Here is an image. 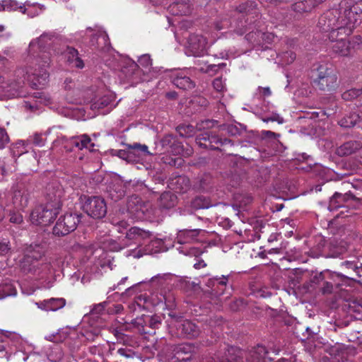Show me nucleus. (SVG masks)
<instances>
[{"label":"nucleus","mask_w":362,"mask_h":362,"mask_svg":"<svg viewBox=\"0 0 362 362\" xmlns=\"http://www.w3.org/2000/svg\"><path fill=\"white\" fill-rule=\"evenodd\" d=\"M349 20L354 23L362 22V0L341 1L339 8L328 10L320 16L317 28L327 36L332 31H339L341 25H349Z\"/></svg>","instance_id":"nucleus-1"},{"label":"nucleus","mask_w":362,"mask_h":362,"mask_svg":"<svg viewBox=\"0 0 362 362\" xmlns=\"http://www.w3.org/2000/svg\"><path fill=\"white\" fill-rule=\"evenodd\" d=\"M53 35L48 33L42 34L40 37L30 42L29 54L33 57L31 62L30 85L34 89H41L47 83L51 62L49 51Z\"/></svg>","instance_id":"nucleus-2"},{"label":"nucleus","mask_w":362,"mask_h":362,"mask_svg":"<svg viewBox=\"0 0 362 362\" xmlns=\"http://www.w3.org/2000/svg\"><path fill=\"white\" fill-rule=\"evenodd\" d=\"M259 4L252 0H248L240 4L235 9V14L231 21L227 19L216 21L214 23L217 30L226 29L228 27L238 35H242L245 32H253L255 28L257 31H262L264 21L261 19Z\"/></svg>","instance_id":"nucleus-3"},{"label":"nucleus","mask_w":362,"mask_h":362,"mask_svg":"<svg viewBox=\"0 0 362 362\" xmlns=\"http://www.w3.org/2000/svg\"><path fill=\"white\" fill-rule=\"evenodd\" d=\"M347 279H354V278L336 272L328 273L327 279L320 286V291L324 296L332 295L336 302L341 299L347 302V304H344V306L348 307L349 315L351 317V312L360 314L362 306L355 300H350L348 298V291L340 287L341 282Z\"/></svg>","instance_id":"nucleus-4"},{"label":"nucleus","mask_w":362,"mask_h":362,"mask_svg":"<svg viewBox=\"0 0 362 362\" xmlns=\"http://www.w3.org/2000/svg\"><path fill=\"white\" fill-rule=\"evenodd\" d=\"M173 279L174 276L170 273L159 274L153 276L149 281V284L155 291L151 292V297L141 294L137 296V300L151 301L153 304L164 302L166 305H171L175 301V296L171 293Z\"/></svg>","instance_id":"nucleus-5"},{"label":"nucleus","mask_w":362,"mask_h":362,"mask_svg":"<svg viewBox=\"0 0 362 362\" xmlns=\"http://www.w3.org/2000/svg\"><path fill=\"white\" fill-rule=\"evenodd\" d=\"M349 25L339 27V31H332V34H329L327 37L332 42H335L332 45V49L334 52L341 55L347 56L349 54V42L346 40L354 29L360 23H354L351 20L349 21Z\"/></svg>","instance_id":"nucleus-6"},{"label":"nucleus","mask_w":362,"mask_h":362,"mask_svg":"<svg viewBox=\"0 0 362 362\" xmlns=\"http://www.w3.org/2000/svg\"><path fill=\"white\" fill-rule=\"evenodd\" d=\"M233 279L230 274L221 276H216L208 279L205 285L207 286V291L215 298H220L224 295L227 299L232 293V285Z\"/></svg>","instance_id":"nucleus-7"},{"label":"nucleus","mask_w":362,"mask_h":362,"mask_svg":"<svg viewBox=\"0 0 362 362\" xmlns=\"http://www.w3.org/2000/svg\"><path fill=\"white\" fill-rule=\"evenodd\" d=\"M313 82L319 89L329 90L337 86V76L331 66L322 64L317 69Z\"/></svg>","instance_id":"nucleus-8"},{"label":"nucleus","mask_w":362,"mask_h":362,"mask_svg":"<svg viewBox=\"0 0 362 362\" xmlns=\"http://www.w3.org/2000/svg\"><path fill=\"white\" fill-rule=\"evenodd\" d=\"M81 214L68 213L59 217L52 228L55 236L62 237L74 231L81 222Z\"/></svg>","instance_id":"nucleus-9"},{"label":"nucleus","mask_w":362,"mask_h":362,"mask_svg":"<svg viewBox=\"0 0 362 362\" xmlns=\"http://www.w3.org/2000/svg\"><path fill=\"white\" fill-rule=\"evenodd\" d=\"M59 209V207H55L48 203L37 206L30 214V221L34 225L46 226L56 218Z\"/></svg>","instance_id":"nucleus-10"},{"label":"nucleus","mask_w":362,"mask_h":362,"mask_svg":"<svg viewBox=\"0 0 362 362\" xmlns=\"http://www.w3.org/2000/svg\"><path fill=\"white\" fill-rule=\"evenodd\" d=\"M82 205L83 211L95 219H101L107 214L105 200L100 196H84Z\"/></svg>","instance_id":"nucleus-11"},{"label":"nucleus","mask_w":362,"mask_h":362,"mask_svg":"<svg viewBox=\"0 0 362 362\" xmlns=\"http://www.w3.org/2000/svg\"><path fill=\"white\" fill-rule=\"evenodd\" d=\"M8 339L12 341L15 346H18L20 351L23 352L25 356L23 358L24 361L28 360L29 355L36 354L35 352L30 351V349L33 348L32 345H28L27 347H25L23 344V339L18 334L3 329H0V351L5 349L4 343Z\"/></svg>","instance_id":"nucleus-12"},{"label":"nucleus","mask_w":362,"mask_h":362,"mask_svg":"<svg viewBox=\"0 0 362 362\" xmlns=\"http://www.w3.org/2000/svg\"><path fill=\"white\" fill-rule=\"evenodd\" d=\"M206 39L203 35L196 33L190 34L187 38V53L194 57L203 56L206 52Z\"/></svg>","instance_id":"nucleus-13"},{"label":"nucleus","mask_w":362,"mask_h":362,"mask_svg":"<svg viewBox=\"0 0 362 362\" xmlns=\"http://www.w3.org/2000/svg\"><path fill=\"white\" fill-rule=\"evenodd\" d=\"M170 326L175 327L178 334L188 338L196 337L199 334L198 327L190 320L186 318H171Z\"/></svg>","instance_id":"nucleus-14"},{"label":"nucleus","mask_w":362,"mask_h":362,"mask_svg":"<svg viewBox=\"0 0 362 362\" xmlns=\"http://www.w3.org/2000/svg\"><path fill=\"white\" fill-rule=\"evenodd\" d=\"M30 198V192L24 183L17 184L11 197V204L13 209L23 210L28 204Z\"/></svg>","instance_id":"nucleus-15"},{"label":"nucleus","mask_w":362,"mask_h":362,"mask_svg":"<svg viewBox=\"0 0 362 362\" xmlns=\"http://www.w3.org/2000/svg\"><path fill=\"white\" fill-rule=\"evenodd\" d=\"M20 267L25 274H40L45 270H49L51 264L49 262L40 264L38 260H33L29 255H25L20 262Z\"/></svg>","instance_id":"nucleus-16"},{"label":"nucleus","mask_w":362,"mask_h":362,"mask_svg":"<svg viewBox=\"0 0 362 362\" xmlns=\"http://www.w3.org/2000/svg\"><path fill=\"white\" fill-rule=\"evenodd\" d=\"M358 202L359 199L350 192L344 194L335 192L329 199L328 209L334 211L339 208L349 207L351 205L352 202L358 203Z\"/></svg>","instance_id":"nucleus-17"},{"label":"nucleus","mask_w":362,"mask_h":362,"mask_svg":"<svg viewBox=\"0 0 362 362\" xmlns=\"http://www.w3.org/2000/svg\"><path fill=\"white\" fill-rule=\"evenodd\" d=\"M95 144L92 142L91 139L87 134H81L76 136H72L67 140L65 148L67 151H73L74 148L78 150L86 148L89 151H94Z\"/></svg>","instance_id":"nucleus-18"},{"label":"nucleus","mask_w":362,"mask_h":362,"mask_svg":"<svg viewBox=\"0 0 362 362\" xmlns=\"http://www.w3.org/2000/svg\"><path fill=\"white\" fill-rule=\"evenodd\" d=\"M63 195L62 186L57 182L49 183L45 188L47 203L61 208V198Z\"/></svg>","instance_id":"nucleus-19"},{"label":"nucleus","mask_w":362,"mask_h":362,"mask_svg":"<svg viewBox=\"0 0 362 362\" xmlns=\"http://www.w3.org/2000/svg\"><path fill=\"white\" fill-rule=\"evenodd\" d=\"M127 146L126 149H120V150H114L113 155L118 156L119 158L128 160L130 159V154L132 153L131 151H141L144 153V155H152L148 151V146L145 144H141L139 143H134L133 144H124Z\"/></svg>","instance_id":"nucleus-20"},{"label":"nucleus","mask_w":362,"mask_h":362,"mask_svg":"<svg viewBox=\"0 0 362 362\" xmlns=\"http://www.w3.org/2000/svg\"><path fill=\"white\" fill-rule=\"evenodd\" d=\"M172 83L178 88L185 90H191L195 86L194 82L185 71H179L173 74L172 76Z\"/></svg>","instance_id":"nucleus-21"},{"label":"nucleus","mask_w":362,"mask_h":362,"mask_svg":"<svg viewBox=\"0 0 362 362\" xmlns=\"http://www.w3.org/2000/svg\"><path fill=\"white\" fill-rule=\"evenodd\" d=\"M199 232V229L180 230L177 234L175 243L180 245L191 243L197 239Z\"/></svg>","instance_id":"nucleus-22"},{"label":"nucleus","mask_w":362,"mask_h":362,"mask_svg":"<svg viewBox=\"0 0 362 362\" xmlns=\"http://www.w3.org/2000/svg\"><path fill=\"white\" fill-rule=\"evenodd\" d=\"M325 0H297L292 4L293 11L297 13L310 12Z\"/></svg>","instance_id":"nucleus-23"},{"label":"nucleus","mask_w":362,"mask_h":362,"mask_svg":"<svg viewBox=\"0 0 362 362\" xmlns=\"http://www.w3.org/2000/svg\"><path fill=\"white\" fill-rule=\"evenodd\" d=\"M223 135H221V133L218 132V129L217 132H209V148L213 150H219L218 146H223L230 144V146H233V141L231 139L227 138H223Z\"/></svg>","instance_id":"nucleus-24"},{"label":"nucleus","mask_w":362,"mask_h":362,"mask_svg":"<svg viewBox=\"0 0 362 362\" xmlns=\"http://www.w3.org/2000/svg\"><path fill=\"white\" fill-rule=\"evenodd\" d=\"M66 304L64 298H50L37 303V307L46 311H56L62 308Z\"/></svg>","instance_id":"nucleus-25"},{"label":"nucleus","mask_w":362,"mask_h":362,"mask_svg":"<svg viewBox=\"0 0 362 362\" xmlns=\"http://www.w3.org/2000/svg\"><path fill=\"white\" fill-rule=\"evenodd\" d=\"M245 130V127L241 124H238V126L233 124H223L218 126V132L223 136H238Z\"/></svg>","instance_id":"nucleus-26"},{"label":"nucleus","mask_w":362,"mask_h":362,"mask_svg":"<svg viewBox=\"0 0 362 362\" xmlns=\"http://www.w3.org/2000/svg\"><path fill=\"white\" fill-rule=\"evenodd\" d=\"M174 15L187 16L191 13L192 8L189 0H177L170 6Z\"/></svg>","instance_id":"nucleus-27"},{"label":"nucleus","mask_w":362,"mask_h":362,"mask_svg":"<svg viewBox=\"0 0 362 362\" xmlns=\"http://www.w3.org/2000/svg\"><path fill=\"white\" fill-rule=\"evenodd\" d=\"M170 187L178 193H185L190 188L189 179L186 176H177L171 180Z\"/></svg>","instance_id":"nucleus-28"},{"label":"nucleus","mask_w":362,"mask_h":362,"mask_svg":"<svg viewBox=\"0 0 362 362\" xmlns=\"http://www.w3.org/2000/svg\"><path fill=\"white\" fill-rule=\"evenodd\" d=\"M362 148V144L358 141H349L341 145L337 149V154L339 156H347L354 153Z\"/></svg>","instance_id":"nucleus-29"},{"label":"nucleus","mask_w":362,"mask_h":362,"mask_svg":"<svg viewBox=\"0 0 362 362\" xmlns=\"http://www.w3.org/2000/svg\"><path fill=\"white\" fill-rule=\"evenodd\" d=\"M177 203V196L170 191L163 192L158 199L159 206L165 209H170L175 207Z\"/></svg>","instance_id":"nucleus-30"},{"label":"nucleus","mask_w":362,"mask_h":362,"mask_svg":"<svg viewBox=\"0 0 362 362\" xmlns=\"http://www.w3.org/2000/svg\"><path fill=\"white\" fill-rule=\"evenodd\" d=\"M151 233L148 230H145L139 227H132L129 228L127 233L126 238L129 240L140 241L150 238Z\"/></svg>","instance_id":"nucleus-31"},{"label":"nucleus","mask_w":362,"mask_h":362,"mask_svg":"<svg viewBox=\"0 0 362 362\" xmlns=\"http://www.w3.org/2000/svg\"><path fill=\"white\" fill-rule=\"evenodd\" d=\"M67 62L73 67L82 69L84 66L83 60L78 57V52L74 47H68L66 50Z\"/></svg>","instance_id":"nucleus-32"},{"label":"nucleus","mask_w":362,"mask_h":362,"mask_svg":"<svg viewBox=\"0 0 362 362\" xmlns=\"http://www.w3.org/2000/svg\"><path fill=\"white\" fill-rule=\"evenodd\" d=\"M160 144L163 147L169 146L171 148V152L174 154H180L182 151L180 143L177 142L175 136L173 134L165 135L160 140Z\"/></svg>","instance_id":"nucleus-33"},{"label":"nucleus","mask_w":362,"mask_h":362,"mask_svg":"<svg viewBox=\"0 0 362 362\" xmlns=\"http://www.w3.org/2000/svg\"><path fill=\"white\" fill-rule=\"evenodd\" d=\"M267 353L266 348L259 345L246 354V362H262Z\"/></svg>","instance_id":"nucleus-34"},{"label":"nucleus","mask_w":362,"mask_h":362,"mask_svg":"<svg viewBox=\"0 0 362 362\" xmlns=\"http://www.w3.org/2000/svg\"><path fill=\"white\" fill-rule=\"evenodd\" d=\"M361 121V116L356 112H351L345 115L338 122L343 128H351Z\"/></svg>","instance_id":"nucleus-35"},{"label":"nucleus","mask_w":362,"mask_h":362,"mask_svg":"<svg viewBox=\"0 0 362 362\" xmlns=\"http://www.w3.org/2000/svg\"><path fill=\"white\" fill-rule=\"evenodd\" d=\"M25 255H29L33 260H40L45 255L44 247L41 245H30L25 250Z\"/></svg>","instance_id":"nucleus-36"},{"label":"nucleus","mask_w":362,"mask_h":362,"mask_svg":"<svg viewBox=\"0 0 362 362\" xmlns=\"http://www.w3.org/2000/svg\"><path fill=\"white\" fill-rule=\"evenodd\" d=\"M112 102L113 100L111 95H104L98 100L93 101L91 103L90 107L92 110H102L109 106L111 107Z\"/></svg>","instance_id":"nucleus-37"},{"label":"nucleus","mask_w":362,"mask_h":362,"mask_svg":"<svg viewBox=\"0 0 362 362\" xmlns=\"http://www.w3.org/2000/svg\"><path fill=\"white\" fill-rule=\"evenodd\" d=\"M212 206L210 199L204 196L197 197L192 201V207L196 210L209 209Z\"/></svg>","instance_id":"nucleus-38"},{"label":"nucleus","mask_w":362,"mask_h":362,"mask_svg":"<svg viewBox=\"0 0 362 362\" xmlns=\"http://www.w3.org/2000/svg\"><path fill=\"white\" fill-rule=\"evenodd\" d=\"M16 294V289L11 283L4 282L0 284V298L15 296Z\"/></svg>","instance_id":"nucleus-39"},{"label":"nucleus","mask_w":362,"mask_h":362,"mask_svg":"<svg viewBox=\"0 0 362 362\" xmlns=\"http://www.w3.org/2000/svg\"><path fill=\"white\" fill-rule=\"evenodd\" d=\"M341 266L347 270V272H352L356 273V276H361L360 272L362 271V264L358 266V262L355 261H344Z\"/></svg>","instance_id":"nucleus-40"},{"label":"nucleus","mask_w":362,"mask_h":362,"mask_svg":"<svg viewBox=\"0 0 362 362\" xmlns=\"http://www.w3.org/2000/svg\"><path fill=\"white\" fill-rule=\"evenodd\" d=\"M122 72L125 74L127 80L134 78V75L139 74V66L135 62H130L128 66L122 69Z\"/></svg>","instance_id":"nucleus-41"},{"label":"nucleus","mask_w":362,"mask_h":362,"mask_svg":"<svg viewBox=\"0 0 362 362\" xmlns=\"http://www.w3.org/2000/svg\"><path fill=\"white\" fill-rule=\"evenodd\" d=\"M177 131L181 136L190 137L195 133V129L190 124H180L177 127Z\"/></svg>","instance_id":"nucleus-42"},{"label":"nucleus","mask_w":362,"mask_h":362,"mask_svg":"<svg viewBox=\"0 0 362 362\" xmlns=\"http://www.w3.org/2000/svg\"><path fill=\"white\" fill-rule=\"evenodd\" d=\"M140 198L132 197L127 202V209L131 213H138L141 209Z\"/></svg>","instance_id":"nucleus-43"},{"label":"nucleus","mask_w":362,"mask_h":362,"mask_svg":"<svg viewBox=\"0 0 362 362\" xmlns=\"http://www.w3.org/2000/svg\"><path fill=\"white\" fill-rule=\"evenodd\" d=\"M8 211H9V221L12 223L20 225L23 222V218L20 212H16L14 210L10 209V205L7 204Z\"/></svg>","instance_id":"nucleus-44"},{"label":"nucleus","mask_w":362,"mask_h":362,"mask_svg":"<svg viewBox=\"0 0 362 362\" xmlns=\"http://www.w3.org/2000/svg\"><path fill=\"white\" fill-rule=\"evenodd\" d=\"M196 143L200 147L209 148V132H205L199 134L196 138Z\"/></svg>","instance_id":"nucleus-45"},{"label":"nucleus","mask_w":362,"mask_h":362,"mask_svg":"<svg viewBox=\"0 0 362 362\" xmlns=\"http://www.w3.org/2000/svg\"><path fill=\"white\" fill-rule=\"evenodd\" d=\"M362 95V88H351L344 92L341 94V97L344 100H353L359 95Z\"/></svg>","instance_id":"nucleus-46"},{"label":"nucleus","mask_w":362,"mask_h":362,"mask_svg":"<svg viewBox=\"0 0 362 362\" xmlns=\"http://www.w3.org/2000/svg\"><path fill=\"white\" fill-rule=\"evenodd\" d=\"M98 39L103 40L104 42V46H107L109 44V37L108 35L103 32H99L92 36L90 40V43L92 46L98 47L97 45V41Z\"/></svg>","instance_id":"nucleus-47"},{"label":"nucleus","mask_w":362,"mask_h":362,"mask_svg":"<svg viewBox=\"0 0 362 362\" xmlns=\"http://www.w3.org/2000/svg\"><path fill=\"white\" fill-rule=\"evenodd\" d=\"M4 7L6 11H16L19 8L23 13H25L26 9L24 6H18L17 1L13 0H4Z\"/></svg>","instance_id":"nucleus-48"},{"label":"nucleus","mask_w":362,"mask_h":362,"mask_svg":"<svg viewBox=\"0 0 362 362\" xmlns=\"http://www.w3.org/2000/svg\"><path fill=\"white\" fill-rule=\"evenodd\" d=\"M108 305V303L106 301L100 303L93 306V308L90 311V314L91 315H105V309Z\"/></svg>","instance_id":"nucleus-49"},{"label":"nucleus","mask_w":362,"mask_h":362,"mask_svg":"<svg viewBox=\"0 0 362 362\" xmlns=\"http://www.w3.org/2000/svg\"><path fill=\"white\" fill-rule=\"evenodd\" d=\"M122 310L123 306L120 304L110 305V303H108L105 309V315H113L120 314Z\"/></svg>","instance_id":"nucleus-50"},{"label":"nucleus","mask_w":362,"mask_h":362,"mask_svg":"<svg viewBox=\"0 0 362 362\" xmlns=\"http://www.w3.org/2000/svg\"><path fill=\"white\" fill-rule=\"evenodd\" d=\"M329 272H320L315 274L310 279V282L313 284L320 285L322 284L323 281L327 279Z\"/></svg>","instance_id":"nucleus-51"},{"label":"nucleus","mask_w":362,"mask_h":362,"mask_svg":"<svg viewBox=\"0 0 362 362\" xmlns=\"http://www.w3.org/2000/svg\"><path fill=\"white\" fill-rule=\"evenodd\" d=\"M11 250V245L8 240L0 239V255L7 254Z\"/></svg>","instance_id":"nucleus-52"},{"label":"nucleus","mask_w":362,"mask_h":362,"mask_svg":"<svg viewBox=\"0 0 362 362\" xmlns=\"http://www.w3.org/2000/svg\"><path fill=\"white\" fill-rule=\"evenodd\" d=\"M9 142V137L5 129L0 127V149L5 148Z\"/></svg>","instance_id":"nucleus-53"},{"label":"nucleus","mask_w":362,"mask_h":362,"mask_svg":"<svg viewBox=\"0 0 362 362\" xmlns=\"http://www.w3.org/2000/svg\"><path fill=\"white\" fill-rule=\"evenodd\" d=\"M194 347L190 344H182L177 346V354L184 353L189 354L193 351Z\"/></svg>","instance_id":"nucleus-54"},{"label":"nucleus","mask_w":362,"mask_h":362,"mask_svg":"<svg viewBox=\"0 0 362 362\" xmlns=\"http://www.w3.org/2000/svg\"><path fill=\"white\" fill-rule=\"evenodd\" d=\"M54 352H55V356H53L52 354H48V358L51 361L57 362L62 358L63 354H62L60 349L58 348L57 346H55V347H54Z\"/></svg>","instance_id":"nucleus-55"},{"label":"nucleus","mask_w":362,"mask_h":362,"mask_svg":"<svg viewBox=\"0 0 362 362\" xmlns=\"http://www.w3.org/2000/svg\"><path fill=\"white\" fill-rule=\"evenodd\" d=\"M138 62L139 63L140 65H141L144 67H148V66H151V59L150 55L144 54V55L141 56L138 59Z\"/></svg>","instance_id":"nucleus-56"},{"label":"nucleus","mask_w":362,"mask_h":362,"mask_svg":"<svg viewBox=\"0 0 362 362\" xmlns=\"http://www.w3.org/2000/svg\"><path fill=\"white\" fill-rule=\"evenodd\" d=\"M262 119L267 123L269 122H277L279 124H282L284 122V119L278 114H273L272 116L263 117Z\"/></svg>","instance_id":"nucleus-57"},{"label":"nucleus","mask_w":362,"mask_h":362,"mask_svg":"<svg viewBox=\"0 0 362 362\" xmlns=\"http://www.w3.org/2000/svg\"><path fill=\"white\" fill-rule=\"evenodd\" d=\"M33 143L37 146H42L45 145V139L41 134L35 133L33 136Z\"/></svg>","instance_id":"nucleus-58"},{"label":"nucleus","mask_w":362,"mask_h":362,"mask_svg":"<svg viewBox=\"0 0 362 362\" xmlns=\"http://www.w3.org/2000/svg\"><path fill=\"white\" fill-rule=\"evenodd\" d=\"M213 86L217 91L221 92L224 88V83L221 78H216L213 81Z\"/></svg>","instance_id":"nucleus-59"},{"label":"nucleus","mask_w":362,"mask_h":362,"mask_svg":"<svg viewBox=\"0 0 362 362\" xmlns=\"http://www.w3.org/2000/svg\"><path fill=\"white\" fill-rule=\"evenodd\" d=\"M296 55L292 51H288L284 53L283 58L286 60L287 64L292 63L296 59Z\"/></svg>","instance_id":"nucleus-60"},{"label":"nucleus","mask_w":362,"mask_h":362,"mask_svg":"<svg viewBox=\"0 0 362 362\" xmlns=\"http://www.w3.org/2000/svg\"><path fill=\"white\" fill-rule=\"evenodd\" d=\"M246 302L243 298H238L234 301V305H232L233 309L240 310L245 307Z\"/></svg>","instance_id":"nucleus-61"},{"label":"nucleus","mask_w":362,"mask_h":362,"mask_svg":"<svg viewBox=\"0 0 362 362\" xmlns=\"http://www.w3.org/2000/svg\"><path fill=\"white\" fill-rule=\"evenodd\" d=\"M261 135H262V138H264V139L269 138L272 139H275L276 137L279 136V134H276L271 131H267V130L262 131Z\"/></svg>","instance_id":"nucleus-62"},{"label":"nucleus","mask_w":362,"mask_h":362,"mask_svg":"<svg viewBox=\"0 0 362 362\" xmlns=\"http://www.w3.org/2000/svg\"><path fill=\"white\" fill-rule=\"evenodd\" d=\"M182 158H170L169 161L165 160L164 162L166 163H168L170 165L173 166H180L182 164Z\"/></svg>","instance_id":"nucleus-63"},{"label":"nucleus","mask_w":362,"mask_h":362,"mask_svg":"<svg viewBox=\"0 0 362 362\" xmlns=\"http://www.w3.org/2000/svg\"><path fill=\"white\" fill-rule=\"evenodd\" d=\"M206 267V264L205 263V262L202 259H197V262L194 263V267L196 269H200L202 268H204Z\"/></svg>","instance_id":"nucleus-64"}]
</instances>
